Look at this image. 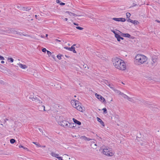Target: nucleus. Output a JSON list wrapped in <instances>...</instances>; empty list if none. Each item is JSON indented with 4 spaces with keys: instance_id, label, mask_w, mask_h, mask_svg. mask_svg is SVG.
<instances>
[{
    "instance_id": "57",
    "label": "nucleus",
    "mask_w": 160,
    "mask_h": 160,
    "mask_svg": "<svg viewBox=\"0 0 160 160\" xmlns=\"http://www.w3.org/2000/svg\"><path fill=\"white\" fill-rule=\"evenodd\" d=\"M73 100H72L71 102H72V101H73ZM71 103H72V105H73L74 104H75V103H74V102H73L72 103L71 102Z\"/></svg>"
},
{
    "instance_id": "11",
    "label": "nucleus",
    "mask_w": 160,
    "mask_h": 160,
    "mask_svg": "<svg viewBox=\"0 0 160 160\" xmlns=\"http://www.w3.org/2000/svg\"><path fill=\"white\" fill-rule=\"evenodd\" d=\"M127 21L128 22H131L135 25H137L138 23H139V22L137 21L136 20H132L129 18L128 20H127Z\"/></svg>"
},
{
    "instance_id": "22",
    "label": "nucleus",
    "mask_w": 160,
    "mask_h": 160,
    "mask_svg": "<svg viewBox=\"0 0 160 160\" xmlns=\"http://www.w3.org/2000/svg\"><path fill=\"white\" fill-rule=\"evenodd\" d=\"M51 154L52 156L55 157L57 158V157H58L59 156L58 154H56L53 152H52L51 153Z\"/></svg>"
},
{
    "instance_id": "56",
    "label": "nucleus",
    "mask_w": 160,
    "mask_h": 160,
    "mask_svg": "<svg viewBox=\"0 0 160 160\" xmlns=\"http://www.w3.org/2000/svg\"><path fill=\"white\" fill-rule=\"evenodd\" d=\"M6 120H7V121L8 120V119L6 118L5 120V119L4 120V122H6Z\"/></svg>"
},
{
    "instance_id": "27",
    "label": "nucleus",
    "mask_w": 160,
    "mask_h": 160,
    "mask_svg": "<svg viewBox=\"0 0 160 160\" xmlns=\"http://www.w3.org/2000/svg\"><path fill=\"white\" fill-rule=\"evenodd\" d=\"M16 142V140L14 139H11L10 140V142L12 144H13Z\"/></svg>"
},
{
    "instance_id": "53",
    "label": "nucleus",
    "mask_w": 160,
    "mask_h": 160,
    "mask_svg": "<svg viewBox=\"0 0 160 160\" xmlns=\"http://www.w3.org/2000/svg\"><path fill=\"white\" fill-rule=\"evenodd\" d=\"M156 22H158L159 23H160V21H159L158 20H156Z\"/></svg>"
},
{
    "instance_id": "39",
    "label": "nucleus",
    "mask_w": 160,
    "mask_h": 160,
    "mask_svg": "<svg viewBox=\"0 0 160 160\" xmlns=\"http://www.w3.org/2000/svg\"><path fill=\"white\" fill-rule=\"evenodd\" d=\"M81 138L84 139L85 140H86V137L84 136H82L81 137Z\"/></svg>"
},
{
    "instance_id": "54",
    "label": "nucleus",
    "mask_w": 160,
    "mask_h": 160,
    "mask_svg": "<svg viewBox=\"0 0 160 160\" xmlns=\"http://www.w3.org/2000/svg\"><path fill=\"white\" fill-rule=\"evenodd\" d=\"M73 24L74 25H77V26H78V24H77L76 23H73Z\"/></svg>"
},
{
    "instance_id": "10",
    "label": "nucleus",
    "mask_w": 160,
    "mask_h": 160,
    "mask_svg": "<svg viewBox=\"0 0 160 160\" xmlns=\"http://www.w3.org/2000/svg\"><path fill=\"white\" fill-rule=\"evenodd\" d=\"M112 19L116 21H121L124 22L126 21V19L124 18H113Z\"/></svg>"
},
{
    "instance_id": "47",
    "label": "nucleus",
    "mask_w": 160,
    "mask_h": 160,
    "mask_svg": "<svg viewBox=\"0 0 160 160\" xmlns=\"http://www.w3.org/2000/svg\"><path fill=\"white\" fill-rule=\"evenodd\" d=\"M94 146H95V147H93V148H94V149H96V146H97V145H96V144H94Z\"/></svg>"
},
{
    "instance_id": "6",
    "label": "nucleus",
    "mask_w": 160,
    "mask_h": 160,
    "mask_svg": "<svg viewBox=\"0 0 160 160\" xmlns=\"http://www.w3.org/2000/svg\"><path fill=\"white\" fill-rule=\"evenodd\" d=\"M29 98L32 100V101H38V102L39 103H42V101L41 102L40 99H41V98L38 96V97H30Z\"/></svg>"
},
{
    "instance_id": "8",
    "label": "nucleus",
    "mask_w": 160,
    "mask_h": 160,
    "mask_svg": "<svg viewBox=\"0 0 160 160\" xmlns=\"http://www.w3.org/2000/svg\"><path fill=\"white\" fill-rule=\"evenodd\" d=\"M157 58L156 56H154L152 57L151 60L150 61V63H151L152 66L154 65V64L157 62Z\"/></svg>"
},
{
    "instance_id": "5",
    "label": "nucleus",
    "mask_w": 160,
    "mask_h": 160,
    "mask_svg": "<svg viewBox=\"0 0 160 160\" xmlns=\"http://www.w3.org/2000/svg\"><path fill=\"white\" fill-rule=\"evenodd\" d=\"M58 123L61 126L65 128H67L68 127L69 122L65 120H62L61 121L58 122Z\"/></svg>"
},
{
    "instance_id": "2",
    "label": "nucleus",
    "mask_w": 160,
    "mask_h": 160,
    "mask_svg": "<svg viewBox=\"0 0 160 160\" xmlns=\"http://www.w3.org/2000/svg\"><path fill=\"white\" fill-rule=\"evenodd\" d=\"M147 60V58L145 56L138 54L135 57L134 62L138 64H140L144 63Z\"/></svg>"
},
{
    "instance_id": "34",
    "label": "nucleus",
    "mask_w": 160,
    "mask_h": 160,
    "mask_svg": "<svg viewBox=\"0 0 160 160\" xmlns=\"http://www.w3.org/2000/svg\"><path fill=\"white\" fill-rule=\"evenodd\" d=\"M8 60H10V62H13L14 60L12 58H8Z\"/></svg>"
},
{
    "instance_id": "52",
    "label": "nucleus",
    "mask_w": 160,
    "mask_h": 160,
    "mask_svg": "<svg viewBox=\"0 0 160 160\" xmlns=\"http://www.w3.org/2000/svg\"><path fill=\"white\" fill-rule=\"evenodd\" d=\"M19 147L20 148H23L24 147L23 146H22V145H20L19 146Z\"/></svg>"
},
{
    "instance_id": "20",
    "label": "nucleus",
    "mask_w": 160,
    "mask_h": 160,
    "mask_svg": "<svg viewBox=\"0 0 160 160\" xmlns=\"http://www.w3.org/2000/svg\"><path fill=\"white\" fill-rule=\"evenodd\" d=\"M19 65L21 68L23 69H25L27 68V66H26V65H23L21 63L19 64Z\"/></svg>"
},
{
    "instance_id": "59",
    "label": "nucleus",
    "mask_w": 160,
    "mask_h": 160,
    "mask_svg": "<svg viewBox=\"0 0 160 160\" xmlns=\"http://www.w3.org/2000/svg\"><path fill=\"white\" fill-rule=\"evenodd\" d=\"M4 61H1V63H4Z\"/></svg>"
},
{
    "instance_id": "48",
    "label": "nucleus",
    "mask_w": 160,
    "mask_h": 160,
    "mask_svg": "<svg viewBox=\"0 0 160 160\" xmlns=\"http://www.w3.org/2000/svg\"><path fill=\"white\" fill-rule=\"evenodd\" d=\"M23 149H25V150H27L28 151H29V150L28 149L26 148H25V147H24L23 148Z\"/></svg>"
},
{
    "instance_id": "35",
    "label": "nucleus",
    "mask_w": 160,
    "mask_h": 160,
    "mask_svg": "<svg viewBox=\"0 0 160 160\" xmlns=\"http://www.w3.org/2000/svg\"><path fill=\"white\" fill-rule=\"evenodd\" d=\"M32 143H34V144H35L36 145L38 146L39 147H40V145L38 144V143H37V142H33Z\"/></svg>"
},
{
    "instance_id": "31",
    "label": "nucleus",
    "mask_w": 160,
    "mask_h": 160,
    "mask_svg": "<svg viewBox=\"0 0 160 160\" xmlns=\"http://www.w3.org/2000/svg\"><path fill=\"white\" fill-rule=\"evenodd\" d=\"M76 28L77 29L79 30H82L83 29V28L80 27H79V26L76 27Z\"/></svg>"
},
{
    "instance_id": "9",
    "label": "nucleus",
    "mask_w": 160,
    "mask_h": 160,
    "mask_svg": "<svg viewBox=\"0 0 160 160\" xmlns=\"http://www.w3.org/2000/svg\"><path fill=\"white\" fill-rule=\"evenodd\" d=\"M4 32L9 33H12L14 34L15 33V32H17V31L14 30L13 28H8V29L5 30Z\"/></svg>"
},
{
    "instance_id": "50",
    "label": "nucleus",
    "mask_w": 160,
    "mask_h": 160,
    "mask_svg": "<svg viewBox=\"0 0 160 160\" xmlns=\"http://www.w3.org/2000/svg\"><path fill=\"white\" fill-rule=\"evenodd\" d=\"M55 41H57V42H61V41H60V40H58V39H56Z\"/></svg>"
},
{
    "instance_id": "13",
    "label": "nucleus",
    "mask_w": 160,
    "mask_h": 160,
    "mask_svg": "<svg viewBox=\"0 0 160 160\" xmlns=\"http://www.w3.org/2000/svg\"><path fill=\"white\" fill-rule=\"evenodd\" d=\"M72 120L73 122L75 123V124H77L78 125H81V123L80 122L78 121L77 119H75L74 118H73Z\"/></svg>"
},
{
    "instance_id": "14",
    "label": "nucleus",
    "mask_w": 160,
    "mask_h": 160,
    "mask_svg": "<svg viewBox=\"0 0 160 160\" xmlns=\"http://www.w3.org/2000/svg\"><path fill=\"white\" fill-rule=\"evenodd\" d=\"M38 110L41 111H46L45 110V107L44 105L39 106L38 107Z\"/></svg>"
},
{
    "instance_id": "3",
    "label": "nucleus",
    "mask_w": 160,
    "mask_h": 160,
    "mask_svg": "<svg viewBox=\"0 0 160 160\" xmlns=\"http://www.w3.org/2000/svg\"><path fill=\"white\" fill-rule=\"evenodd\" d=\"M74 102L75 103V108H76L78 110L81 112H83L85 110V108L83 107H82L81 105L80 106L79 104L78 101L74 100L72 102V103H73Z\"/></svg>"
},
{
    "instance_id": "37",
    "label": "nucleus",
    "mask_w": 160,
    "mask_h": 160,
    "mask_svg": "<svg viewBox=\"0 0 160 160\" xmlns=\"http://www.w3.org/2000/svg\"><path fill=\"white\" fill-rule=\"evenodd\" d=\"M119 32L121 34V36L122 37H125V33H122V32H120V31H119Z\"/></svg>"
},
{
    "instance_id": "61",
    "label": "nucleus",
    "mask_w": 160,
    "mask_h": 160,
    "mask_svg": "<svg viewBox=\"0 0 160 160\" xmlns=\"http://www.w3.org/2000/svg\"><path fill=\"white\" fill-rule=\"evenodd\" d=\"M76 45V44H73V45L72 46H73V47H74V46H75Z\"/></svg>"
},
{
    "instance_id": "7",
    "label": "nucleus",
    "mask_w": 160,
    "mask_h": 160,
    "mask_svg": "<svg viewBox=\"0 0 160 160\" xmlns=\"http://www.w3.org/2000/svg\"><path fill=\"white\" fill-rule=\"evenodd\" d=\"M96 97L98 98L100 101L104 102H106L105 98L101 95L98 94L97 93L95 94Z\"/></svg>"
},
{
    "instance_id": "21",
    "label": "nucleus",
    "mask_w": 160,
    "mask_h": 160,
    "mask_svg": "<svg viewBox=\"0 0 160 160\" xmlns=\"http://www.w3.org/2000/svg\"><path fill=\"white\" fill-rule=\"evenodd\" d=\"M66 13H68L70 16H77V15L75 14L74 13L72 12H69V11H66Z\"/></svg>"
},
{
    "instance_id": "25",
    "label": "nucleus",
    "mask_w": 160,
    "mask_h": 160,
    "mask_svg": "<svg viewBox=\"0 0 160 160\" xmlns=\"http://www.w3.org/2000/svg\"><path fill=\"white\" fill-rule=\"evenodd\" d=\"M72 48L73 46H71V48H68V47H64V48L70 51H71V50H72Z\"/></svg>"
},
{
    "instance_id": "23",
    "label": "nucleus",
    "mask_w": 160,
    "mask_h": 160,
    "mask_svg": "<svg viewBox=\"0 0 160 160\" xmlns=\"http://www.w3.org/2000/svg\"><path fill=\"white\" fill-rule=\"evenodd\" d=\"M15 33H16L17 34H18L20 35H23V36H29V35L28 34H23L22 33L20 32H18L17 31V32H15Z\"/></svg>"
},
{
    "instance_id": "1",
    "label": "nucleus",
    "mask_w": 160,
    "mask_h": 160,
    "mask_svg": "<svg viewBox=\"0 0 160 160\" xmlns=\"http://www.w3.org/2000/svg\"><path fill=\"white\" fill-rule=\"evenodd\" d=\"M113 64L117 69L121 70H124L126 69V65L123 61L118 58L116 57L112 59Z\"/></svg>"
},
{
    "instance_id": "28",
    "label": "nucleus",
    "mask_w": 160,
    "mask_h": 160,
    "mask_svg": "<svg viewBox=\"0 0 160 160\" xmlns=\"http://www.w3.org/2000/svg\"><path fill=\"white\" fill-rule=\"evenodd\" d=\"M128 101H129L132 102L133 101V99H132V98H129L128 96V97L127 98Z\"/></svg>"
},
{
    "instance_id": "18",
    "label": "nucleus",
    "mask_w": 160,
    "mask_h": 160,
    "mask_svg": "<svg viewBox=\"0 0 160 160\" xmlns=\"http://www.w3.org/2000/svg\"><path fill=\"white\" fill-rule=\"evenodd\" d=\"M125 37H127L131 39H133L134 38V37L131 36L128 33H125Z\"/></svg>"
},
{
    "instance_id": "32",
    "label": "nucleus",
    "mask_w": 160,
    "mask_h": 160,
    "mask_svg": "<svg viewBox=\"0 0 160 160\" xmlns=\"http://www.w3.org/2000/svg\"><path fill=\"white\" fill-rule=\"evenodd\" d=\"M47 54L48 55V56L50 57V55H52V53L49 51H47Z\"/></svg>"
},
{
    "instance_id": "45",
    "label": "nucleus",
    "mask_w": 160,
    "mask_h": 160,
    "mask_svg": "<svg viewBox=\"0 0 160 160\" xmlns=\"http://www.w3.org/2000/svg\"><path fill=\"white\" fill-rule=\"evenodd\" d=\"M50 56H51L53 58H55V56L53 55V54H52V55H50Z\"/></svg>"
},
{
    "instance_id": "64",
    "label": "nucleus",
    "mask_w": 160,
    "mask_h": 160,
    "mask_svg": "<svg viewBox=\"0 0 160 160\" xmlns=\"http://www.w3.org/2000/svg\"><path fill=\"white\" fill-rule=\"evenodd\" d=\"M48 36V34H46V37H47Z\"/></svg>"
},
{
    "instance_id": "49",
    "label": "nucleus",
    "mask_w": 160,
    "mask_h": 160,
    "mask_svg": "<svg viewBox=\"0 0 160 160\" xmlns=\"http://www.w3.org/2000/svg\"><path fill=\"white\" fill-rule=\"evenodd\" d=\"M35 17L36 18V19H38V20L39 19V18H38V16L37 15H35Z\"/></svg>"
},
{
    "instance_id": "16",
    "label": "nucleus",
    "mask_w": 160,
    "mask_h": 160,
    "mask_svg": "<svg viewBox=\"0 0 160 160\" xmlns=\"http://www.w3.org/2000/svg\"><path fill=\"white\" fill-rule=\"evenodd\" d=\"M69 125L68 124V127H69L71 128H74L76 126V125L75 124L73 123H69Z\"/></svg>"
},
{
    "instance_id": "15",
    "label": "nucleus",
    "mask_w": 160,
    "mask_h": 160,
    "mask_svg": "<svg viewBox=\"0 0 160 160\" xmlns=\"http://www.w3.org/2000/svg\"><path fill=\"white\" fill-rule=\"evenodd\" d=\"M97 121L98 122H100V124L102 126H103V127L105 126V125H104V122L102 121L100 118H99L98 117H97Z\"/></svg>"
},
{
    "instance_id": "51",
    "label": "nucleus",
    "mask_w": 160,
    "mask_h": 160,
    "mask_svg": "<svg viewBox=\"0 0 160 160\" xmlns=\"http://www.w3.org/2000/svg\"><path fill=\"white\" fill-rule=\"evenodd\" d=\"M39 131H40V132H42H42H43L42 131V129H41V128H39Z\"/></svg>"
},
{
    "instance_id": "24",
    "label": "nucleus",
    "mask_w": 160,
    "mask_h": 160,
    "mask_svg": "<svg viewBox=\"0 0 160 160\" xmlns=\"http://www.w3.org/2000/svg\"><path fill=\"white\" fill-rule=\"evenodd\" d=\"M120 94H121L122 96V97L125 98H127L128 97V96H127L126 94H124L122 93H121V92H120Z\"/></svg>"
},
{
    "instance_id": "19",
    "label": "nucleus",
    "mask_w": 160,
    "mask_h": 160,
    "mask_svg": "<svg viewBox=\"0 0 160 160\" xmlns=\"http://www.w3.org/2000/svg\"><path fill=\"white\" fill-rule=\"evenodd\" d=\"M105 83L109 87L111 88H113L114 87H113V85L109 83V82H108V81H107L105 82Z\"/></svg>"
},
{
    "instance_id": "44",
    "label": "nucleus",
    "mask_w": 160,
    "mask_h": 160,
    "mask_svg": "<svg viewBox=\"0 0 160 160\" xmlns=\"http://www.w3.org/2000/svg\"><path fill=\"white\" fill-rule=\"evenodd\" d=\"M57 3H60V1L59 0H56Z\"/></svg>"
},
{
    "instance_id": "58",
    "label": "nucleus",
    "mask_w": 160,
    "mask_h": 160,
    "mask_svg": "<svg viewBox=\"0 0 160 160\" xmlns=\"http://www.w3.org/2000/svg\"><path fill=\"white\" fill-rule=\"evenodd\" d=\"M68 18H66L64 19V20L66 21H67L68 20Z\"/></svg>"
},
{
    "instance_id": "30",
    "label": "nucleus",
    "mask_w": 160,
    "mask_h": 160,
    "mask_svg": "<svg viewBox=\"0 0 160 160\" xmlns=\"http://www.w3.org/2000/svg\"><path fill=\"white\" fill-rule=\"evenodd\" d=\"M102 110L103 111V113L105 114L107 113V109L106 108H104L102 109Z\"/></svg>"
},
{
    "instance_id": "42",
    "label": "nucleus",
    "mask_w": 160,
    "mask_h": 160,
    "mask_svg": "<svg viewBox=\"0 0 160 160\" xmlns=\"http://www.w3.org/2000/svg\"><path fill=\"white\" fill-rule=\"evenodd\" d=\"M91 140V139H90L89 138H88L87 137H86V140H87V141H90Z\"/></svg>"
},
{
    "instance_id": "46",
    "label": "nucleus",
    "mask_w": 160,
    "mask_h": 160,
    "mask_svg": "<svg viewBox=\"0 0 160 160\" xmlns=\"http://www.w3.org/2000/svg\"><path fill=\"white\" fill-rule=\"evenodd\" d=\"M87 67V65L84 64L83 65V67L85 68H86Z\"/></svg>"
},
{
    "instance_id": "62",
    "label": "nucleus",
    "mask_w": 160,
    "mask_h": 160,
    "mask_svg": "<svg viewBox=\"0 0 160 160\" xmlns=\"http://www.w3.org/2000/svg\"><path fill=\"white\" fill-rule=\"evenodd\" d=\"M65 56L66 57H67V58H69V57L68 56H67L66 55H65Z\"/></svg>"
},
{
    "instance_id": "38",
    "label": "nucleus",
    "mask_w": 160,
    "mask_h": 160,
    "mask_svg": "<svg viewBox=\"0 0 160 160\" xmlns=\"http://www.w3.org/2000/svg\"><path fill=\"white\" fill-rule=\"evenodd\" d=\"M57 158L59 160H63L62 159V158L61 157H57Z\"/></svg>"
},
{
    "instance_id": "60",
    "label": "nucleus",
    "mask_w": 160,
    "mask_h": 160,
    "mask_svg": "<svg viewBox=\"0 0 160 160\" xmlns=\"http://www.w3.org/2000/svg\"><path fill=\"white\" fill-rule=\"evenodd\" d=\"M44 36H43V35H41V38H43V37H44Z\"/></svg>"
},
{
    "instance_id": "36",
    "label": "nucleus",
    "mask_w": 160,
    "mask_h": 160,
    "mask_svg": "<svg viewBox=\"0 0 160 160\" xmlns=\"http://www.w3.org/2000/svg\"><path fill=\"white\" fill-rule=\"evenodd\" d=\"M47 50H46V49L45 48H43L42 49V52H46V51L47 52Z\"/></svg>"
},
{
    "instance_id": "40",
    "label": "nucleus",
    "mask_w": 160,
    "mask_h": 160,
    "mask_svg": "<svg viewBox=\"0 0 160 160\" xmlns=\"http://www.w3.org/2000/svg\"><path fill=\"white\" fill-rule=\"evenodd\" d=\"M0 60H4V58L2 56H1L0 55Z\"/></svg>"
},
{
    "instance_id": "4",
    "label": "nucleus",
    "mask_w": 160,
    "mask_h": 160,
    "mask_svg": "<svg viewBox=\"0 0 160 160\" xmlns=\"http://www.w3.org/2000/svg\"><path fill=\"white\" fill-rule=\"evenodd\" d=\"M103 153L108 156H112L113 155V153L111 152V148H106L103 149Z\"/></svg>"
},
{
    "instance_id": "41",
    "label": "nucleus",
    "mask_w": 160,
    "mask_h": 160,
    "mask_svg": "<svg viewBox=\"0 0 160 160\" xmlns=\"http://www.w3.org/2000/svg\"><path fill=\"white\" fill-rule=\"evenodd\" d=\"M59 4L62 6L65 5V3H64L62 2H60Z\"/></svg>"
},
{
    "instance_id": "63",
    "label": "nucleus",
    "mask_w": 160,
    "mask_h": 160,
    "mask_svg": "<svg viewBox=\"0 0 160 160\" xmlns=\"http://www.w3.org/2000/svg\"><path fill=\"white\" fill-rule=\"evenodd\" d=\"M42 147H43V148H45V147H46V146H45V145L42 146Z\"/></svg>"
},
{
    "instance_id": "29",
    "label": "nucleus",
    "mask_w": 160,
    "mask_h": 160,
    "mask_svg": "<svg viewBox=\"0 0 160 160\" xmlns=\"http://www.w3.org/2000/svg\"><path fill=\"white\" fill-rule=\"evenodd\" d=\"M126 15L127 16V18H129L131 16V14L129 12H127L126 13Z\"/></svg>"
},
{
    "instance_id": "55",
    "label": "nucleus",
    "mask_w": 160,
    "mask_h": 160,
    "mask_svg": "<svg viewBox=\"0 0 160 160\" xmlns=\"http://www.w3.org/2000/svg\"><path fill=\"white\" fill-rule=\"evenodd\" d=\"M121 39V40H123V39H124V38H123L122 37H120V40Z\"/></svg>"
},
{
    "instance_id": "26",
    "label": "nucleus",
    "mask_w": 160,
    "mask_h": 160,
    "mask_svg": "<svg viewBox=\"0 0 160 160\" xmlns=\"http://www.w3.org/2000/svg\"><path fill=\"white\" fill-rule=\"evenodd\" d=\"M63 56V55H62L61 54H59L58 55H57V58L59 59V60H60L61 59V56Z\"/></svg>"
},
{
    "instance_id": "33",
    "label": "nucleus",
    "mask_w": 160,
    "mask_h": 160,
    "mask_svg": "<svg viewBox=\"0 0 160 160\" xmlns=\"http://www.w3.org/2000/svg\"><path fill=\"white\" fill-rule=\"evenodd\" d=\"M75 47H73V48H72V50H71V51H72V52L74 53H76L77 52L75 50Z\"/></svg>"
},
{
    "instance_id": "12",
    "label": "nucleus",
    "mask_w": 160,
    "mask_h": 160,
    "mask_svg": "<svg viewBox=\"0 0 160 160\" xmlns=\"http://www.w3.org/2000/svg\"><path fill=\"white\" fill-rule=\"evenodd\" d=\"M20 9L23 11H29L31 9V8L30 7H23L21 8Z\"/></svg>"
},
{
    "instance_id": "43",
    "label": "nucleus",
    "mask_w": 160,
    "mask_h": 160,
    "mask_svg": "<svg viewBox=\"0 0 160 160\" xmlns=\"http://www.w3.org/2000/svg\"><path fill=\"white\" fill-rule=\"evenodd\" d=\"M112 31L114 34L115 35V34H117L116 32L114 30H112Z\"/></svg>"
},
{
    "instance_id": "17",
    "label": "nucleus",
    "mask_w": 160,
    "mask_h": 160,
    "mask_svg": "<svg viewBox=\"0 0 160 160\" xmlns=\"http://www.w3.org/2000/svg\"><path fill=\"white\" fill-rule=\"evenodd\" d=\"M115 37L117 39V41L118 42H120V38L121 36L118 34H115Z\"/></svg>"
}]
</instances>
